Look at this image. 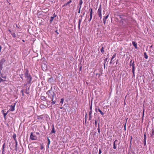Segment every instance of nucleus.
<instances>
[{
    "label": "nucleus",
    "instance_id": "f257e3e1",
    "mask_svg": "<svg viewBox=\"0 0 154 154\" xmlns=\"http://www.w3.org/2000/svg\"><path fill=\"white\" fill-rule=\"evenodd\" d=\"M46 94H48V98H50L51 100H54V97L55 96V93L52 90V88L47 92Z\"/></svg>",
    "mask_w": 154,
    "mask_h": 154
},
{
    "label": "nucleus",
    "instance_id": "f03ea898",
    "mask_svg": "<svg viewBox=\"0 0 154 154\" xmlns=\"http://www.w3.org/2000/svg\"><path fill=\"white\" fill-rule=\"evenodd\" d=\"M25 78H26V80L27 83L30 84L31 83L32 80V77L30 74L29 73L28 71L25 73Z\"/></svg>",
    "mask_w": 154,
    "mask_h": 154
},
{
    "label": "nucleus",
    "instance_id": "7ed1b4c3",
    "mask_svg": "<svg viewBox=\"0 0 154 154\" xmlns=\"http://www.w3.org/2000/svg\"><path fill=\"white\" fill-rule=\"evenodd\" d=\"M97 14L99 16L100 19H101L102 18V5H100L98 9L97 10Z\"/></svg>",
    "mask_w": 154,
    "mask_h": 154
},
{
    "label": "nucleus",
    "instance_id": "20e7f679",
    "mask_svg": "<svg viewBox=\"0 0 154 154\" xmlns=\"http://www.w3.org/2000/svg\"><path fill=\"white\" fill-rule=\"evenodd\" d=\"M89 11H90V18L88 19V21L90 22L92 19V15L93 14V9L92 8H90L89 9Z\"/></svg>",
    "mask_w": 154,
    "mask_h": 154
},
{
    "label": "nucleus",
    "instance_id": "39448f33",
    "mask_svg": "<svg viewBox=\"0 0 154 154\" xmlns=\"http://www.w3.org/2000/svg\"><path fill=\"white\" fill-rule=\"evenodd\" d=\"M5 60L4 58L2 59L0 61V71L2 70L3 68V65Z\"/></svg>",
    "mask_w": 154,
    "mask_h": 154
},
{
    "label": "nucleus",
    "instance_id": "423d86ee",
    "mask_svg": "<svg viewBox=\"0 0 154 154\" xmlns=\"http://www.w3.org/2000/svg\"><path fill=\"white\" fill-rule=\"evenodd\" d=\"M30 139L32 140H35L37 139V137L33 134L32 132H31L30 134Z\"/></svg>",
    "mask_w": 154,
    "mask_h": 154
},
{
    "label": "nucleus",
    "instance_id": "0eeeda50",
    "mask_svg": "<svg viewBox=\"0 0 154 154\" xmlns=\"http://www.w3.org/2000/svg\"><path fill=\"white\" fill-rule=\"evenodd\" d=\"M16 103H15L14 105H11L10 106V107H11V109H9V110L11 111H13L15 110V107L16 105Z\"/></svg>",
    "mask_w": 154,
    "mask_h": 154
},
{
    "label": "nucleus",
    "instance_id": "6e6552de",
    "mask_svg": "<svg viewBox=\"0 0 154 154\" xmlns=\"http://www.w3.org/2000/svg\"><path fill=\"white\" fill-rule=\"evenodd\" d=\"M134 62L133 61L132 64V72L134 75V70H135V66H134Z\"/></svg>",
    "mask_w": 154,
    "mask_h": 154
},
{
    "label": "nucleus",
    "instance_id": "1a4fd4ad",
    "mask_svg": "<svg viewBox=\"0 0 154 154\" xmlns=\"http://www.w3.org/2000/svg\"><path fill=\"white\" fill-rule=\"evenodd\" d=\"M118 142V140H115L113 143V148L114 149H116L117 148L116 143Z\"/></svg>",
    "mask_w": 154,
    "mask_h": 154
},
{
    "label": "nucleus",
    "instance_id": "9d476101",
    "mask_svg": "<svg viewBox=\"0 0 154 154\" xmlns=\"http://www.w3.org/2000/svg\"><path fill=\"white\" fill-rule=\"evenodd\" d=\"M92 112V110H90L89 112V120H91L92 118L91 114Z\"/></svg>",
    "mask_w": 154,
    "mask_h": 154
},
{
    "label": "nucleus",
    "instance_id": "9b49d317",
    "mask_svg": "<svg viewBox=\"0 0 154 154\" xmlns=\"http://www.w3.org/2000/svg\"><path fill=\"white\" fill-rule=\"evenodd\" d=\"M55 132H56V131L54 129V125H53V127H52V130L51 131V132L50 134H51L53 133H55Z\"/></svg>",
    "mask_w": 154,
    "mask_h": 154
},
{
    "label": "nucleus",
    "instance_id": "f8f14e48",
    "mask_svg": "<svg viewBox=\"0 0 154 154\" xmlns=\"http://www.w3.org/2000/svg\"><path fill=\"white\" fill-rule=\"evenodd\" d=\"M132 43L134 47L136 49L137 48V43H136L134 41H133L132 42Z\"/></svg>",
    "mask_w": 154,
    "mask_h": 154
},
{
    "label": "nucleus",
    "instance_id": "ddd939ff",
    "mask_svg": "<svg viewBox=\"0 0 154 154\" xmlns=\"http://www.w3.org/2000/svg\"><path fill=\"white\" fill-rule=\"evenodd\" d=\"M41 99L42 100H44V101H47V100L46 99V97L45 96H42L41 97Z\"/></svg>",
    "mask_w": 154,
    "mask_h": 154
},
{
    "label": "nucleus",
    "instance_id": "4468645a",
    "mask_svg": "<svg viewBox=\"0 0 154 154\" xmlns=\"http://www.w3.org/2000/svg\"><path fill=\"white\" fill-rule=\"evenodd\" d=\"M72 2V1L71 0H69V2H68L66 4L64 5L63 6V7L65 6H67L69 4L71 3Z\"/></svg>",
    "mask_w": 154,
    "mask_h": 154
},
{
    "label": "nucleus",
    "instance_id": "2eb2a0df",
    "mask_svg": "<svg viewBox=\"0 0 154 154\" xmlns=\"http://www.w3.org/2000/svg\"><path fill=\"white\" fill-rule=\"evenodd\" d=\"M81 21H82L81 19H79V23H78V28L79 29H80V24L81 23Z\"/></svg>",
    "mask_w": 154,
    "mask_h": 154
},
{
    "label": "nucleus",
    "instance_id": "dca6fc26",
    "mask_svg": "<svg viewBox=\"0 0 154 154\" xmlns=\"http://www.w3.org/2000/svg\"><path fill=\"white\" fill-rule=\"evenodd\" d=\"M46 106L43 104H42L40 105V107L41 109H45L46 107Z\"/></svg>",
    "mask_w": 154,
    "mask_h": 154
},
{
    "label": "nucleus",
    "instance_id": "f3484780",
    "mask_svg": "<svg viewBox=\"0 0 154 154\" xmlns=\"http://www.w3.org/2000/svg\"><path fill=\"white\" fill-rule=\"evenodd\" d=\"M11 35L14 38H15L16 37V35L15 32H12L11 33Z\"/></svg>",
    "mask_w": 154,
    "mask_h": 154
},
{
    "label": "nucleus",
    "instance_id": "a211bd4d",
    "mask_svg": "<svg viewBox=\"0 0 154 154\" xmlns=\"http://www.w3.org/2000/svg\"><path fill=\"white\" fill-rule=\"evenodd\" d=\"M98 111L101 113L102 116H103L104 114V113H103V112H102L100 109H98Z\"/></svg>",
    "mask_w": 154,
    "mask_h": 154
},
{
    "label": "nucleus",
    "instance_id": "6ab92c4d",
    "mask_svg": "<svg viewBox=\"0 0 154 154\" xmlns=\"http://www.w3.org/2000/svg\"><path fill=\"white\" fill-rule=\"evenodd\" d=\"M83 3V1L82 0H79V6L82 7V5Z\"/></svg>",
    "mask_w": 154,
    "mask_h": 154
},
{
    "label": "nucleus",
    "instance_id": "aec40b11",
    "mask_svg": "<svg viewBox=\"0 0 154 154\" xmlns=\"http://www.w3.org/2000/svg\"><path fill=\"white\" fill-rule=\"evenodd\" d=\"M47 139H48V143L47 144V145H48V148H49V145H50V142H51V141H50V140L49 139V138L48 137L47 138Z\"/></svg>",
    "mask_w": 154,
    "mask_h": 154
},
{
    "label": "nucleus",
    "instance_id": "412c9836",
    "mask_svg": "<svg viewBox=\"0 0 154 154\" xmlns=\"http://www.w3.org/2000/svg\"><path fill=\"white\" fill-rule=\"evenodd\" d=\"M116 55V54H115L112 56V57L111 58V61L110 62V63H111L112 60L115 57Z\"/></svg>",
    "mask_w": 154,
    "mask_h": 154
},
{
    "label": "nucleus",
    "instance_id": "4be33fe9",
    "mask_svg": "<svg viewBox=\"0 0 154 154\" xmlns=\"http://www.w3.org/2000/svg\"><path fill=\"white\" fill-rule=\"evenodd\" d=\"M144 57L145 59H147L148 58V56L147 55V54L146 52H144Z\"/></svg>",
    "mask_w": 154,
    "mask_h": 154
},
{
    "label": "nucleus",
    "instance_id": "5701e85b",
    "mask_svg": "<svg viewBox=\"0 0 154 154\" xmlns=\"http://www.w3.org/2000/svg\"><path fill=\"white\" fill-rule=\"evenodd\" d=\"M81 8H82V7H80V6H77V8H79V11H78V13L79 14H80V10H81Z\"/></svg>",
    "mask_w": 154,
    "mask_h": 154
},
{
    "label": "nucleus",
    "instance_id": "b1692460",
    "mask_svg": "<svg viewBox=\"0 0 154 154\" xmlns=\"http://www.w3.org/2000/svg\"><path fill=\"white\" fill-rule=\"evenodd\" d=\"M13 137L14 138V140H17L16 137V135L15 134H14L13 136Z\"/></svg>",
    "mask_w": 154,
    "mask_h": 154
},
{
    "label": "nucleus",
    "instance_id": "393cba45",
    "mask_svg": "<svg viewBox=\"0 0 154 154\" xmlns=\"http://www.w3.org/2000/svg\"><path fill=\"white\" fill-rule=\"evenodd\" d=\"M99 125H100L99 123L98 128H97V130H98V133H100V128Z\"/></svg>",
    "mask_w": 154,
    "mask_h": 154
},
{
    "label": "nucleus",
    "instance_id": "a878e982",
    "mask_svg": "<svg viewBox=\"0 0 154 154\" xmlns=\"http://www.w3.org/2000/svg\"><path fill=\"white\" fill-rule=\"evenodd\" d=\"M100 51H101V52L103 53V52H104V47H103V46H102V47L101 50H100Z\"/></svg>",
    "mask_w": 154,
    "mask_h": 154
},
{
    "label": "nucleus",
    "instance_id": "bb28decb",
    "mask_svg": "<svg viewBox=\"0 0 154 154\" xmlns=\"http://www.w3.org/2000/svg\"><path fill=\"white\" fill-rule=\"evenodd\" d=\"M8 112L7 113H3V116H4V119L5 120L6 119V116Z\"/></svg>",
    "mask_w": 154,
    "mask_h": 154
},
{
    "label": "nucleus",
    "instance_id": "cd10ccee",
    "mask_svg": "<svg viewBox=\"0 0 154 154\" xmlns=\"http://www.w3.org/2000/svg\"><path fill=\"white\" fill-rule=\"evenodd\" d=\"M5 143H4L3 144V145H2V152H4V148H5Z\"/></svg>",
    "mask_w": 154,
    "mask_h": 154
},
{
    "label": "nucleus",
    "instance_id": "c85d7f7f",
    "mask_svg": "<svg viewBox=\"0 0 154 154\" xmlns=\"http://www.w3.org/2000/svg\"><path fill=\"white\" fill-rule=\"evenodd\" d=\"M108 58H106L105 60H104V66L105 67V63L106 61H107V60H108Z\"/></svg>",
    "mask_w": 154,
    "mask_h": 154
},
{
    "label": "nucleus",
    "instance_id": "c756f323",
    "mask_svg": "<svg viewBox=\"0 0 154 154\" xmlns=\"http://www.w3.org/2000/svg\"><path fill=\"white\" fill-rule=\"evenodd\" d=\"M63 102H64V99L63 98H62L61 99V100H60V103L62 104L63 103Z\"/></svg>",
    "mask_w": 154,
    "mask_h": 154
},
{
    "label": "nucleus",
    "instance_id": "7c9ffc66",
    "mask_svg": "<svg viewBox=\"0 0 154 154\" xmlns=\"http://www.w3.org/2000/svg\"><path fill=\"white\" fill-rule=\"evenodd\" d=\"M54 17H51V19L50 20V22H51L53 20H54Z\"/></svg>",
    "mask_w": 154,
    "mask_h": 154
},
{
    "label": "nucleus",
    "instance_id": "2f4dec72",
    "mask_svg": "<svg viewBox=\"0 0 154 154\" xmlns=\"http://www.w3.org/2000/svg\"><path fill=\"white\" fill-rule=\"evenodd\" d=\"M144 137V140H146V134H145L143 136Z\"/></svg>",
    "mask_w": 154,
    "mask_h": 154
},
{
    "label": "nucleus",
    "instance_id": "473e14b6",
    "mask_svg": "<svg viewBox=\"0 0 154 154\" xmlns=\"http://www.w3.org/2000/svg\"><path fill=\"white\" fill-rule=\"evenodd\" d=\"M52 101V102H51L52 105H54L56 103V101H54L53 100Z\"/></svg>",
    "mask_w": 154,
    "mask_h": 154
},
{
    "label": "nucleus",
    "instance_id": "72a5a7b5",
    "mask_svg": "<svg viewBox=\"0 0 154 154\" xmlns=\"http://www.w3.org/2000/svg\"><path fill=\"white\" fill-rule=\"evenodd\" d=\"M97 152H98V150L97 149L94 152L96 154H97ZM94 151H93V154H94Z\"/></svg>",
    "mask_w": 154,
    "mask_h": 154
},
{
    "label": "nucleus",
    "instance_id": "f704fd0d",
    "mask_svg": "<svg viewBox=\"0 0 154 154\" xmlns=\"http://www.w3.org/2000/svg\"><path fill=\"white\" fill-rule=\"evenodd\" d=\"M103 23L105 24L106 23V19H104V18H103Z\"/></svg>",
    "mask_w": 154,
    "mask_h": 154
},
{
    "label": "nucleus",
    "instance_id": "c9c22d12",
    "mask_svg": "<svg viewBox=\"0 0 154 154\" xmlns=\"http://www.w3.org/2000/svg\"><path fill=\"white\" fill-rule=\"evenodd\" d=\"M17 145H15V150L16 151H17Z\"/></svg>",
    "mask_w": 154,
    "mask_h": 154
},
{
    "label": "nucleus",
    "instance_id": "e433bc0d",
    "mask_svg": "<svg viewBox=\"0 0 154 154\" xmlns=\"http://www.w3.org/2000/svg\"><path fill=\"white\" fill-rule=\"evenodd\" d=\"M109 17V15H107L106 17L103 18L104 19H106L108 18Z\"/></svg>",
    "mask_w": 154,
    "mask_h": 154
},
{
    "label": "nucleus",
    "instance_id": "4c0bfd02",
    "mask_svg": "<svg viewBox=\"0 0 154 154\" xmlns=\"http://www.w3.org/2000/svg\"><path fill=\"white\" fill-rule=\"evenodd\" d=\"M92 103H91L90 106V110H92Z\"/></svg>",
    "mask_w": 154,
    "mask_h": 154
},
{
    "label": "nucleus",
    "instance_id": "58836bf2",
    "mask_svg": "<svg viewBox=\"0 0 154 154\" xmlns=\"http://www.w3.org/2000/svg\"><path fill=\"white\" fill-rule=\"evenodd\" d=\"M4 80L2 79L1 78H0V82H4Z\"/></svg>",
    "mask_w": 154,
    "mask_h": 154
},
{
    "label": "nucleus",
    "instance_id": "ea45409f",
    "mask_svg": "<svg viewBox=\"0 0 154 154\" xmlns=\"http://www.w3.org/2000/svg\"><path fill=\"white\" fill-rule=\"evenodd\" d=\"M23 74H21V75H20V77L22 79H23Z\"/></svg>",
    "mask_w": 154,
    "mask_h": 154
},
{
    "label": "nucleus",
    "instance_id": "a19ab883",
    "mask_svg": "<svg viewBox=\"0 0 154 154\" xmlns=\"http://www.w3.org/2000/svg\"><path fill=\"white\" fill-rule=\"evenodd\" d=\"M101 149H100L99 150V154H101Z\"/></svg>",
    "mask_w": 154,
    "mask_h": 154
},
{
    "label": "nucleus",
    "instance_id": "79ce46f5",
    "mask_svg": "<svg viewBox=\"0 0 154 154\" xmlns=\"http://www.w3.org/2000/svg\"><path fill=\"white\" fill-rule=\"evenodd\" d=\"M37 119H42V118H41V116H38Z\"/></svg>",
    "mask_w": 154,
    "mask_h": 154
},
{
    "label": "nucleus",
    "instance_id": "37998d69",
    "mask_svg": "<svg viewBox=\"0 0 154 154\" xmlns=\"http://www.w3.org/2000/svg\"><path fill=\"white\" fill-rule=\"evenodd\" d=\"M21 92L22 93V95L24 96L23 90H22L21 91Z\"/></svg>",
    "mask_w": 154,
    "mask_h": 154
},
{
    "label": "nucleus",
    "instance_id": "c03bdc74",
    "mask_svg": "<svg viewBox=\"0 0 154 154\" xmlns=\"http://www.w3.org/2000/svg\"><path fill=\"white\" fill-rule=\"evenodd\" d=\"M152 135H153L154 134V130L153 129L152 130Z\"/></svg>",
    "mask_w": 154,
    "mask_h": 154
},
{
    "label": "nucleus",
    "instance_id": "a18cd8bd",
    "mask_svg": "<svg viewBox=\"0 0 154 154\" xmlns=\"http://www.w3.org/2000/svg\"><path fill=\"white\" fill-rule=\"evenodd\" d=\"M144 146L146 145V140H144Z\"/></svg>",
    "mask_w": 154,
    "mask_h": 154
},
{
    "label": "nucleus",
    "instance_id": "49530a36",
    "mask_svg": "<svg viewBox=\"0 0 154 154\" xmlns=\"http://www.w3.org/2000/svg\"><path fill=\"white\" fill-rule=\"evenodd\" d=\"M95 126H96L97 125V121L96 120H95Z\"/></svg>",
    "mask_w": 154,
    "mask_h": 154
},
{
    "label": "nucleus",
    "instance_id": "de8ad7c7",
    "mask_svg": "<svg viewBox=\"0 0 154 154\" xmlns=\"http://www.w3.org/2000/svg\"><path fill=\"white\" fill-rule=\"evenodd\" d=\"M51 79H52L51 78H48V81L49 82L50 81H51Z\"/></svg>",
    "mask_w": 154,
    "mask_h": 154
},
{
    "label": "nucleus",
    "instance_id": "09e8293b",
    "mask_svg": "<svg viewBox=\"0 0 154 154\" xmlns=\"http://www.w3.org/2000/svg\"><path fill=\"white\" fill-rule=\"evenodd\" d=\"M15 140V142L16 144V145H17V140Z\"/></svg>",
    "mask_w": 154,
    "mask_h": 154
},
{
    "label": "nucleus",
    "instance_id": "8fccbe9b",
    "mask_svg": "<svg viewBox=\"0 0 154 154\" xmlns=\"http://www.w3.org/2000/svg\"><path fill=\"white\" fill-rule=\"evenodd\" d=\"M82 66H81L80 67H79V70H80V71H81L82 70Z\"/></svg>",
    "mask_w": 154,
    "mask_h": 154
},
{
    "label": "nucleus",
    "instance_id": "3c124183",
    "mask_svg": "<svg viewBox=\"0 0 154 154\" xmlns=\"http://www.w3.org/2000/svg\"><path fill=\"white\" fill-rule=\"evenodd\" d=\"M56 15H55V14H53V17H54H54H56Z\"/></svg>",
    "mask_w": 154,
    "mask_h": 154
},
{
    "label": "nucleus",
    "instance_id": "603ef678",
    "mask_svg": "<svg viewBox=\"0 0 154 154\" xmlns=\"http://www.w3.org/2000/svg\"><path fill=\"white\" fill-rule=\"evenodd\" d=\"M124 129L125 130H126V124H125V125H124Z\"/></svg>",
    "mask_w": 154,
    "mask_h": 154
},
{
    "label": "nucleus",
    "instance_id": "864d4df0",
    "mask_svg": "<svg viewBox=\"0 0 154 154\" xmlns=\"http://www.w3.org/2000/svg\"><path fill=\"white\" fill-rule=\"evenodd\" d=\"M97 110H98V109H97V108H95V111L96 112H97Z\"/></svg>",
    "mask_w": 154,
    "mask_h": 154
},
{
    "label": "nucleus",
    "instance_id": "5fc2aeb1",
    "mask_svg": "<svg viewBox=\"0 0 154 154\" xmlns=\"http://www.w3.org/2000/svg\"><path fill=\"white\" fill-rule=\"evenodd\" d=\"M2 46L1 45H0V52L1 51V49H2Z\"/></svg>",
    "mask_w": 154,
    "mask_h": 154
},
{
    "label": "nucleus",
    "instance_id": "6e6d98bb",
    "mask_svg": "<svg viewBox=\"0 0 154 154\" xmlns=\"http://www.w3.org/2000/svg\"><path fill=\"white\" fill-rule=\"evenodd\" d=\"M36 134L37 135H39L40 134V133L39 132H36Z\"/></svg>",
    "mask_w": 154,
    "mask_h": 154
},
{
    "label": "nucleus",
    "instance_id": "4d7b16f0",
    "mask_svg": "<svg viewBox=\"0 0 154 154\" xmlns=\"http://www.w3.org/2000/svg\"><path fill=\"white\" fill-rule=\"evenodd\" d=\"M132 137L131 136V140H132Z\"/></svg>",
    "mask_w": 154,
    "mask_h": 154
},
{
    "label": "nucleus",
    "instance_id": "13d9d810",
    "mask_svg": "<svg viewBox=\"0 0 154 154\" xmlns=\"http://www.w3.org/2000/svg\"><path fill=\"white\" fill-rule=\"evenodd\" d=\"M2 113H3H3H4V109H3L2 111Z\"/></svg>",
    "mask_w": 154,
    "mask_h": 154
},
{
    "label": "nucleus",
    "instance_id": "bf43d9fd",
    "mask_svg": "<svg viewBox=\"0 0 154 154\" xmlns=\"http://www.w3.org/2000/svg\"><path fill=\"white\" fill-rule=\"evenodd\" d=\"M8 31H9V32L10 33H12V32H11V30H10V29H9V30H8Z\"/></svg>",
    "mask_w": 154,
    "mask_h": 154
},
{
    "label": "nucleus",
    "instance_id": "052dcab7",
    "mask_svg": "<svg viewBox=\"0 0 154 154\" xmlns=\"http://www.w3.org/2000/svg\"><path fill=\"white\" fill-rule=\"evenodd\" d=\"M132 61V60H131V61L130 62V63H131V64Z\"/></svg>",
    "mask_w": 154,
    "mask_h": 154
},
{
    "label": "nucleus",
    "instance_id": "680f3d73",
    "mask_svg": "<svg viewBox=\"0 0 154 154\" xmlns=\"http://www.w3.org/2000/svg\"><path fill=\"white\" fill-rule=\"evenodd\" d=\"M130 66H131V63H130Z\"/></svg>",
    "mask_w": 154,
    "mask_h": 154
},
{
    "label": "nucleus",
    "instance_id": "e2e57ef3",
    "mask_svg": "<svg viewBox=\"0 0 154 154\" xmlns=\"http://www.w3.org/2000/svg\"><path fill=\"white\" fill-rule=\"evenodd\" d=\"M22 41L23 42H24L25 41L24 40H22Z\"/></svg>",
    "mask_w": 154,
    "mask_h": 154
},
{
    "label": "nucleus",
    "instance_id": "0e129e2a",
    "mask_svg": "<svg viewBox=\"0 0 154 154\" xmlns=\"http://www.w3.org/2000/svg\"><path fill=\"white\" fill-rule=\"evenodd\" d=\"M16 26L17 27H18L17 25V24L16 25Z\"/></svg>",
    "mask_w": 154,
    "mask_h": 154
},
{
    "label": "nucleus",
    "instance_id": "69168bd1",
    "mask_svg": "<svg viewBox=\"0 0 154 154\" xmlns=\"http://www.w3.org/2000/svg\"><path fill=\"white\" fill-rule=\"evenodd\" d=\"M56 32H57V33L58 34V32H57V31H56Z\"/></svg>",
    "mask_w": 154,
    "mask_h": 154
},
{
    "label": "nucleus",
    "instance_id": "338daca9",
    "mask_svg": "<svg viewBox=\"0 0 154 154\" xmlns=\"http://www.w3.org/2000/svg\"><path fill=\"white\" fill-rule=\"evenodd\" d=\"M85 13H83V15H84Z\"/></svg>",
    "mask_w": 154,
    "mask_h": 154
},
{
    "label": "nucleus",
    "instance_id": "774afa93",
    "mask_svg": "<svg viewBox=\"0 0 154 154\" xmlns=\"http://www.w3.org/2000/svg\"><path fill=\"white\" fill-rule=\"evenodd\" d=\"M128 154H131V153L129 152Z\"/></svg>",
    "mask_w": 154,
    "mask_h": 154
}]
</instances>
